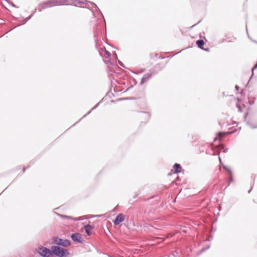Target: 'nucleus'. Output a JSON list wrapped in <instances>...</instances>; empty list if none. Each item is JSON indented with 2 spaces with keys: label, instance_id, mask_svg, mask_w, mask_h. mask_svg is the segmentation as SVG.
<instances>
[{
  "label": "nucleus",
  "instance_id": "29",
  "mask_svg": "<svg viewBox=\"0 0 257 257\" xmlns=\"http://www.w3.org/2000/svg\"><path fill=\"white\" fill-rule=\"evenodd\" d=\"M250 190H249L248 191V193H250Z\"/></svg>",
  "mask_w": 257,
  "mask_h": 257
},
{
  "label": "nucleus",
  "instance_id": "17",
  "mask_svg": "<svg viewBox=\"0 0 257 257\" xmlns=\"http://www.w3.org/2000/svg\"><path fill=\"white\" fill-rule=\"evenodd\" d=\"M33 16V14H32L31 15H30L29 17H27V18H26L25 20H24V22L23 23V24H25L28 21H29L31 18V17H32Z\"/></svg>",
  "mask_w": 257,
  "mask_h": 257
},
{
  "label": "nucleus",
  "instance_id": "24",
  "mask_svg": "<svg viewBox=\"0 0 257 257\" xmlns=\"http://www.w3.org/2000/svg\"><path fill=\"white\" fill-rule=\"evenodd\" d=\"M204 50L206 51H209V49L208 48L205 49Z\"/></svg>",
  "mask_w": 257,
  "mask_h": 257
},
{
  "label": "nucleus",
  "instance_id": "4",
  "mask_svg": "<svg viewBox=\"0 0 257 257\" xmlns=\"http://www.w3.org/2000/svg\"><path fill=\"white\" fill-rule=\"evenodd\" d=\"M244 121L250 128H257V121H255L253 118L246 117Z\"/></svg>",
  "mask_w": 257,
  "mask_h": 257
},
{
  "label": "nucleus",
  "instance_id": "18",
  "mask_svg": "<svg viewBox=\"0 0 257 257\" xmlns=\"http://www.w3.org/2000/svg\"><path fill=\"white\" fill-rule=\"evenodd\" d=\"M225 135V133H218V137L220 139L222 137H223Z\"/></svg>",
  "mask_w": 257,
  "mask_h": 257
},
{
  "label": "nucleus",
  "instance_id": "3",
  "mask_svg": "<svg viewBox=\"0 0 257 257\" xmlns=\"http://www.w3.org/2000/svg\"><path fill=\"white\" fill-rule=\"evenodd\" d=\"M52 243L64 247H67L70 244V242L69 240L62 239L57 237L53 238Z\"/></svg>",
  "mask_w": 257,
  "mask_h": 257
},
{
  "label": "nucleus",
  "instance_id": "23",
  "mask_svg": "<svg viewBox=\"0 0 257 257\" xmlns=\"http://www.w3.org/2000/svg\"><path fill=\"white\" fill-rule=\"evenodd\" d=\"M12 6L14 7H16V5L13 4H12Z\"/></svg>",
  "mask_w": 257,
  "mask_h": 257
},
{
  "label": "nucleus",
  "instance_id": "16",
  "mask_svg": "<svg viewBox=\"0 0 257 257\" xmlns=\"http://www.w3.org/2000/svg\"><path fill=\"white\" fill-rule=\"evenodd\" d=\"M223 167V168H224L226 170H227V171H228L229 172V174L231 175V170L230 169V168H229L228 167H227V166H225V165H224Z\"/></svg>",
  "mask_w": 257,
  "mask_h": 257
},
{
  "label": "nucleus",
  "instance_id": "19",
  "mask_svg": "<svg viewBox=\"0 0 257 257\" xmlns=\"http://www.w3.org/2000/svg\"><path fill=\"white\" fill-rule=\"evenodd\" d=\"M105 52L106 54L107 55V57H109L110 56V53L108 51L105 50Z\"/></svg>",
  "mask_w": 257,
  "mask_h": 257
},
{
  "label": "nucleus",
  "instance_id": "1",
  "mask_svg": "<svg viewBox=\"0 0 257 257\" xmlns=\"http://www.w3.org/2000/svg\"><path fill=\"white\" fill-rule=\"evenodd\" d=\"M51 249L52 250V255L54 254L58 257H67L69 254L67 249L59 246H52Z\"/></svg>",
  "mask_w": 257,
  "mask_h": 257
},
{
  "label": "nucleus",
  "instance_id": "20",
  "mask_svg": "<svg viewBox=\"0 0 257 257\" xmlns=\"http://www.w3.org/2000/svg\"><path fill=\"white\" fill-rule=\"evenodd\" d=\"M118 64H119L120 66H122V67H123V65L122 64V63L119 60H118Z\"/></svg>",
  "mask_w": 257,
  "mask_h": 257
},
{
  "label": "nucleus",
  "instance_id": "10",
  "mask_svg": "<svg viewBox=\"0 0 257 257\" xmlns=\"http://www.w3.org/2000/svg\"><path fill=\"white\" fill-rule=\"evenodd\" d=\"M174 173H179L181 172V167L180 164L176 163L174 165Z\"/></svg>",
  "mask_w": 257,
  "mask_h": 257
},
{
  "label": "nucleus",
  "instance_id": "26",
  "mask_svg": "<svg viewBox=\"0 0 257 257\" xmlns=\"http://www.w3.org/2000/svg\"><path fill=\"white\" fill-rule=\"evenodd\" d=\"M25 168H24V169H23V172H25Z\"/></svg>",
  "mask_w": 257,
  "mask_h": 257
},
{
  "label": "nucleus",
  "instance_id": "27",
  "mask_svg": "<svg viewBox=\"0 0 257 257\" xmlns=\"http://www.w3.org/2000/svg\"><path fill=\"white\" fill-rule=\"evenodd\" d=\"M246 31L247 34H248L247 29H246Z\"/></svg>",
  "mask_w": 257,
  "mask_h": 257
},
{
  "label": "nucleus",
  "instance_id": "12",
  "mask_svg": "<svg viewBox=\"0 0 257 257\" xmlns=\"http://www.w3.org/2000/svg\"><path fill=\"white\" fill-rule=\"evenodd\" d=\"M196 44L199 48L203 49V45H204V41L203 40H197Z\"/></svg>",
  "mask_w": 257,
  "mask_h": 257
},
{
  "label": "nucleus",
  "instance_id": "8",
  "mask_svg": "<svg viewBox=\"0 0 257 257\" xmlns=\"http://www.w3.org/2000/svg\"><path fill=\"white\" fill-rule=\"evenodd\" d=\"M44 5L47 6L45 8L51 7L55 6H58L59 5V2L58 0H49L44 3Z\"/></svg>",
  "mask_w": 257,
  "mask_h": 257
},
{
  "label": "nucleus",
  "instance_id": "9",
  "mask_svg": "<svg viewBox=\"0 0 257 257\" xmlns=\"http://www.w3.org/2000/svg\"><path fill=\"white\" fill-rule=\"evenodd\" d=\"M153 74V73L152 72L145 74L141 79L140 84L142 85L145 82H147L152 77Z\"/></svg>",
  "mask_w": 257,
  "mask_h": 257
},
{
  "label": "nucleus",
  "instance_id": "13",
  "mask_svg": "<svg viewBox=\"0 0 257 257\" xmlns=\"http://www.w3.org/2000/svg\"><path fill=\"white\" fill-rule=\"evenodd\" d=\"M58 216L61 217V218L63 219H66L68 220H75L72 216H67L65 215H62L60 214H57Z\"/></svg>",
  "mask_w": 257,
  "mask_h": 257
},
{
  "label": "nucleus",
  "instance_id": "11",
  "mask_svg": "<svg viewBox=\"0 0 257 257\" xmlns=\"http://www.w3.org/2000/svg\"><path fill=\"white\" fill-rule=\"evenodd\" d=\"M92 228H93V226L90 225H89V224L86 225L84 226V229H85V232L88 235H90V234H91L90 230Z\"/></svg>",
  "mask_w": 257,
  "mask_h": 257
},
{
  "label": "nucleus",
  "instance_id": "21",
  "mask_svg": "<svg viewBox=\"0 0 257 257\" xmlns=\"http://www.w3.org/2000/svg\"><path fill=\"white\" fill-rule=\"evenodd\" d=\"M236 106L238 108V110L240 111V107H239V105L237 104Z\"/></svg>",
  "mask_w": 257,
  "mask_h": 257
},
{
  "label": "nucleus",
  "instance_id": "28",
  "mask_svg": "<svg viewBox=\"0 0 257 257\" xmlns=\"http://www.w3.org/2000/svg\"><path fill=\"white\" fill-rule=\"evenodd\" d=\"M219 159L220 161L221 162V159L220 158V157H219Z\"/></svg>",
  "mask_w": 257,
  "mask_h": 257
},
{
  "label": "nucleus",
  "instance_id": "6",
  "mask_svg": "<svg viewBox=\"0 0 257 257\" xmlns=\"http://www.w3.org/2000/svg\"><path fill=\"white\" fill-rule=\"evenodd\" d=\"M125 218V216L123 214H119L117 215L115 219L113 220V222L114 225H117L122 222Z\"/></svg>",
  "mask_w": 257,
  "mask_h": 257
},
{
  "label": "nucleus",
  "instance_id": "2",
  "mask_svg": "<svg viewBox=\"0 0 257 257\" xmlns=\"http://www.w3.org/2000/svg\"><path fill=\"white\" fill-rule=\"evenodd\" d=\"M37 252L42 257H52V250L46 247L40 246L37 249Z\"/></svg>",
  "mask_w": 257,
  "mask_h": 257
},
{
  "label": "nucleus",
  "instance_id": "22",
  "mask_svg": "<svg viewBox=\"0 0 257 257\" xmlns=\"http://www.w3.org/2000/svg\"><path fill=\"white\" fill-rule=\"evenodd\" d=\"M235 88H236L237 90H238V88H239V86H237V85H236V86H235Z\"/></svg>",
  "mask_w": 257,
  "mask_h": 257
},
{
  "label": "nucleus",
  "instance_id": "5",
  "mask_svg": "<svg viewBox=\"0 0 257 257\" xmlns=\"http://www.w3.org/2000/svg\"><path fill=\"white\" fill-rule=\"evenodd\" d=\"M76 2H77L79 4H87V3H89L91 6H94L97 12L100 13V14L103 17L101 12L95 3L89 2L87 0H76Z\"/></svg>",
  "mask_w": 257,
  "mask_h": 257
},
{
  "label": "nucleus",
  "instance_id": "7",
  "mask_svg": "<svg viewBox=\"0 0 257 257\" xmlns=\"http://www.w3.org/2000/svg\"><path fill=\"white\" fill-rule=\"evenodd\" d=\"M71 237L74 241H75L78 243L82 242V240H81V237L79 233H73L71 234Z\"/></svg>",
  "mask_w": 257,
  "mask_h": 257
},
{
  "label": "nucleus",
  "instance_id": "25",
  "mask_svg": "<svg viewBox=\"0 0 257 257\" xmlns=\"http://www.w3.org/2000/svg\"><path fill=\"white\" fill-rule=\"evenodd\" d=\"M232 181V177H230V181Z\"/></svg>",
  "mask_w": 257,
  "mask_h": 257
},
{
  "label": "nucleus",
  "instance_id": "14",
  "mask_svg": "<svg viewBox=\"0 0 257 257\" xmlns=\"http://www.w3.org/2000/svg\"><path fill=\"white\" fill-rule=\"evenodd\" d=\"M142 117L145 118L146 120L148 121L150 117V114L148 112H144L142 114Z\"/></svg>",
  "mask_w": 257,
  "mask_h": 257
},
{
  "label": "nucleus",
  "instance_id": "15",
  "mask_svg": "<svg viewBox=\"0 0 257 257\" xmlns=\"http://www.w3.org/2000/svg\"><path fill=\"white\" fill-rule=\"evenodd\" d=\"M100 102H101V101H100V102H99L98 103H97V104H96V105H95V106H94V107H93V108H92V109H91V110H90V111H89L87 113V114H86L85 115H84L82 117V118H83V117H85L87 115L89 114V113H90V112H91L93 110H94V109H96V108L98 106V105H99V103H100Z\"/></svg>",
  "mask_w": 257,
  "mask_h": 257
}]
</instances>
